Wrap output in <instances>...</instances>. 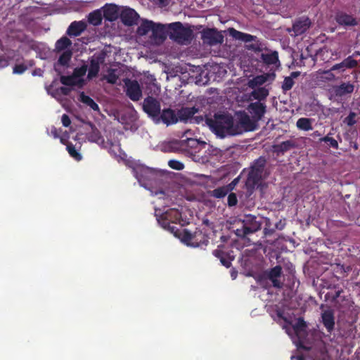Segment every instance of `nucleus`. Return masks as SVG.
Instances as JSON below:
<instances>
[{"instance_id":"c9c22d12","label":"nucleus","mask_w":360,"mask_h":360,"mask_svg":"<svg viewBox=\"0 0 360 360\" xmlns=\"http://www.w3.org/2000/svg\"><path fill=\"white\" fill-rule=\"evenodd\" d=\"M231 191V188H229V186H221L218 187L212 191L209 192L210 196L216 198H222L225 197L228 193Z\"/></svg>"},{"instance_id":"6e6552de","label":"nucleus","mask_w":360,"mask_h":360,"mask_svg":"<svg viewBox=\"0 0 360 360\" xmlns=\"http://www.w3.org/2000/svg\"><path fill=\"white\" fill-rule=\"evenodd\" d=\"M199 108L195 107H183L177 111L178 122L199 124L203 121L202 115H195Z\"/></svg>"},{"instance_id":"603ef678","label":"nucleus","mask_w":360,"mask_h":360,"mask_svg":"<svg viewBox=\"0 0 360 360\" xmlns=\"http://www.w3.org/2000/svg\"><path fill=\"white\" fill-rule=\"evenodd\" d=\"M27 67L24 64H18L13 67V74L20 75L22 74L26 70Z\"/></svg>"},{"instance_id":"7ed1b4c3","label":"nucleus","mask_w":360,"mask_h":360,"mask_svg":"<svg viewBox=\"0 0 360 360\" xmlns=\"http://www.w3.org/2000/svg\"><path fill=\"white\" fill-rule=\"evenodd\" d=\"M167 34L169 38L180 44H187L193 38V30L186 27L181 22H175L167 25Z\"/></svg>"},{"instance_id":"f8f14e48","label":"nucleus","mask_w":360,"mask_h":360,"mask_svg":"<svg viewBox=\"0 0 360 360\" xmlns=\"http://www.w3.org/2000/svg\"><path fill=\"white\" fill-rule=\"evenodd\" d=\"M143 109L148 116L157 118L160 114V103L152 96H148L143 101Z\"/></svg>"},{"instance_id":"09e8293b","label":"nucleus","mask_w":360,"mask_h":360,"mask_svg":"<svg viewBox=\"0 0 360 360\" xmlns=\"http://www.w3.org/2000/svg\"><path fill=\"white\" fill-rule=\"evenodd\" d=\"M356 116V112H350L348 116L345 118L344 122L347 124L349 127L353 126L356 122V121L355 120Z\"/></svg>"},{"instance_id":"dca6fc26","label":"nucleus","mask_w":360,"mask_h":360,"mask_svg":"<svg viewBox=\"0 0 360 360\" xmlns=\"http://www.w3.org/2000/svg\"><path fill=\"white\" fill-rule=\"evenodd\" d=\"M120 18L124 25L132 26L136 24L139 15L133 8H125L120 13Z\"/></svg>"},{"instance_id":"2f4dec72","label":"nucleus","mask_w":360,"mask_h":360,"mask_svg":"<svg viewBox=\"0 0 360 360\" xmlns=\"http://www.w3.org/2000/svg\"><path fill=\"white\" fill-rule=\"evenodd\" d=\"M261 60L267 65H275L279 62L278 53L276 51H272L270 53H262Z\"/></svg>"},{"instance_id":"f3484780","label":"nucleus","mask_w":360,"mask_h":360,"mask_svg":"<svg viewBox=\"0 0 360 360\" xmlns=\"http://www.w3.org/2000/svg\"><path fill=\"white\" fill-rule=\"evenodd\" d=\"M157 118L161 120V122L167 126L174 124L178 122L177 112L169 108H164L160 111V114Z\"/></svg>"},{"instance_id":"aec40b11","label":"nucleus","mask_w":360,"mask_h":360,"mask_svg":"<svg viewBox=\"0 0 360 360\" xmlns=\"http://www.w3.org/2000/svg\"><path fill=\"white\" fill-rule=\"evenodd\" d=\"M311 20L307 17H302L295 21L292 30L296 36L304 33L311 26Z\"/></svg>"},{"instance_id":"5701e85b","label":"nucleus","mask_w":360,"mask_h":360,"mask_svg":"<svg viewBox=\"0 0 360 360\" xmlns=\"http://www.w3.org/2000/svg\"><path fill=\"white\" fill-rule=\"evenodd\" d=\"M335 20L340 25L343 26H355L358 24L355 18L344 12L337 13Z\"/></svg>"},{"instance_id":"c85d7f7f","label":"nucleus","mask_w":360,"mask_h":360,"mask_svg":"<svg viewBox=\"0 0 360 360\" xmlns=\"http://www.w3.org/2000/svg\"><path fill=\"white\" fill-rule=\"evenodd\" d=\"M252 89L253 91L251 92L250 96L252 97L253 99L257 100L256 102L264 101L269 94V89L266 87H257Z\"/></svg>"},{"instance_id":"8fccbe9b","label":"nucleus","mask_w":360,"mask_h":360,"mask_svg":"<svg viewBox=\"0 0 360 360\" xmlns=\"http://www.w3.org/2000/svg\"><path fill=\"white\" fill-rule=\"evenodd\" d=\"M238 203V198L236 194L234 193H229L227 198V204L229 207H233Z\"/></svg>"},{"instance_id":"2eb2a0df","label":"nucleus","mask_w":360,"mask_h":360,"mask_svg":"<svg viewBox=\"0 0 360 360\" xmlns=\"http://www.w3.org/2000/svg\"><path fill=\"white\" fill-rule=\"evenodd\" d=\"M105 54L101 53L98 55H94L90 60L89 68L88 78L92 79L96 77L100 70V65L103 64L105 61Z\"/></svg>"},{"instance_id":"052dcab7","label":"nucleus","mask_w":360,"mask_h":360,"mask_svg":"<svg viewBox=\"0 0 360 360\" xmlns=\"http://www.w3.org/2000/svg\"><path fill=\"white\" fill-rule=\"evenodd\" d=\"M58 91H60V93L61 94H63L64 96H68V95H69L71 89L67 86H61L58 89Z\"/></svg>"},{"instance_id":"f257e3e1","label":"nucleus","mask_w":360,"mask_h":360,"mask_svg":"<svg viewBox=\"0 0 360 360\" xmlns=\"http://www.w3.org/2000/svg\"><path fill=\"white\" fill-rule=\"evenodd\" d=\"M206 122L212 131L221 138L227 135L241 134V131L234 124L233 117L229 114L216 113L213 118L207 119Z\"/></svg>"},{"instance_id":"49530a36","label":"nucleus","mask_w":360,"mask_h":360,"mask_svg":"<svg viewBox=\"0 0 360 360\" xmlns=\"http://www.w3.org/2000/svg\"><path fill=\"white\" fill-rule=\"evenodd\" d=\"M87 71V65H83L79 68H76L74 69L72 75L73 77H75L77 79V78L82 77L84 75H85L86 72Z\"/></svg>"},{"instance_id":"680f3d73","label":"nucleus","mask_w":360,"mask_h":360,"mask_svg":"<svg viewBox=\"0 0 360 360\" xmlns=\"http://www.w3.org/2000/svg\"><path fill=\"white\" fill-rule=\"evenodd\" d=\"M285 226V224L284 222H283L281 220H280L279 221L276 223L274 229H278V230H283L284 229Z\"/></svg>"},{"instance_id":"e2e57ef3","label":"nucleus","mask_w":360,"mask_h":360,"mask_svg":"<svg viewBox=\"0 0 360 360\" xmlns=\"http://www.w3.org/2000/svg\"><path fill=\"white\" fill-rule=\"evenodd\" d=\"M238 181H239V178L237 177L236 179H234L229 185H227L226 186H229V188H231V191L235 188V186H236V184L238 183Z\"/></svg>"},{"instance_id":"ddd939ff","label":"nucleus","mask_w":360,"mask_h":360,"mask_svg":"<svg viewBox=\"0 0 360 360\" xmlns=\"http://www.w3.org/2000/svg\"><path fill=\"white\" fill-rule=\"evenodd\" d=\"M127 96L133 101H138L142 97V90L136 80L127 79L124 81Z\"/></svg>"},{"instance_id":"473e14b6","label":"nucleus","mask_w":360,"mask_h":360,"mask_svg":"<svg viewBox=\"0 0 360 360\" xmlns=\"http://www.w3.org/2000/svg\"><path fill=\"white\" fill-rule=\"evenodd\" d=\"M60 81L61 84L68 86H82L84 80L82 79H79L77 81L73 75L69 76L62 75L60 77Z\"/></svg>"},{"instance_id":"4c0bfd02","label":"nucleus","mask_w":360,"mask_h":360,"mask_svg":"<svg viewBox=\"0 0 360 360\" xmlns=\"http://www.w3.org/2000/svg\"><path fill=\"white\" fill-rule=\"evenodd\" d=\"M307 323L302 318H299L293 326V330L297 336L306 334Z\"/></svg>"},{"instance_id":"13d9d810","label":"nucleus","mask_w":360,"mask_h":360,"mask_svg":"<svg viewBox=\"0 0 360 360\" xmlns=\"http://www.w3.org/2000/svg\"><path fill=\"white\" fill-rule=\"evenodd\" d=\"M8 65V60L4 55H0V69Z\"/></svg>"},{"instance_id":"3c124183","label":"nucleus","mask_w":360,"mask_h":360,"mask_svg":"<svg viewBox=\"0 0 360 360\" xmlns=\"http://www.w3.org/2000/svg\"><path fill=\"white\" fill-rule=\"evenodd\" d=\"M162 226L165 228H167L172 233H174V235L177 236V232L179 231V229L175 226H174L172 222L162 221Z\"/></svg>"},{"instance_id":"338daca9","label":"nucleus","mask_w":360,"mask_h":360,"mask_svg":"<svg viewBox=\"0 0 360 360\" xmlns=\"http://www.w3.org/2000/svg\"><path fill=\"white\" fill-rule=\"evenodd\" d=\"M117 77L115 75H112L108 79V82L110 84H115L116 82Z\"/></svg>"},{"instance_id":"864d4df0","label":"nucleus","mask_w":360,"mask_h":360,"mask_svg":"<svg viewBox=\"0 0 360 360\" xmlns=\"http://www.w3.org/2000/svg\"><path fill=\"white\" fill-rule=\"evenodd\" d=\"M330 68H331V70L338 71L339 73H342L346 70V68H345L342 61L339 63H336V64L333 65Z\"/></svg>"},{"instance_id":"f03ea898","label":"nucleus","mask_w":360,"mask_h":360,"mask_svg":"<svg viewBox=\"0 0 360 360\" xmlns=\"http://www.w3.org/2000/svg\"><path fill=\"white\" fill-rule=\"evenodd\" d=\"M266 165V159L264 156H260L252 162L245 184L249 196L260 184Z\"/></svg>"},{"instance_id":"412c9836","label":"nucleus","mask_w":360,"mask_h":360,"mask_svg":"<svg viewBox=\"0 0 360 360\" xmlns=\"http://www.w3.org/2000/svg\"><path fill=\"white\" fill-rule=\"evenodd\" d=\"M87 27V24L85 21H73L69 25L66 34L70 37L79 36Z\"/></svg>"},{"instance_id":"4d7b16f0","label":"nucleus","mask_w":360,"mask_h":360,"mask_svg":"<svg viewBox=\"0 0 360 360\" xmlns=\"http://www.w3.org/2000/svg\"><path fill=\"white\" fill-rule=\"evenodd\" d=\"M62 124L64 127H68L71 124V120L69 116L66 114H63L61 118Z\"/></svg>"},{"instance_id":"79ce46f5","label":"nucleus","mask_w":360,"mask_h":360,"mask_svg":"<svg viewBox=\"0 0 360 360\" xmlns=\"http://www.w3.org/2000/svg\"><path fill=\"white\" fill-rule=\"evenodd\" d=\"M344 65L347 69H354L358 67V60L353 58V56H349L342 60Z\"/></svg>"},{"instance_id":"20e7f679","label":"nucleus","mask_w":360,"mask_h":360,"mask_svg":"<svg viewBox=\"0 0 360 360\" xmlns=\"http://www.w3.org/2000/svg\"><path fill=\"white\" fill-rule=\"evenodd\" d=\"M181 240L188 246L198 248L207 245L209 238L200 230H196L194 233H191L188 230L184 229Z\"/></svg>"},{"instance_id":"7c9ffc66","label":"nucleus","mask_w":360,"mask_h":360,"mask_svg":"<svg viewBox=\"0 0 360 360\" xmlns=\"http://www.w3.org/2000/svg\"><path fill=\"white\" fill-rule=\"evenodd\" d=\"M295 147V143L293 141L288 140L281 142L280 144L274 146V151L278 154H284L285 152L290 150Z\"/></svg>"},{"instance_id":"bf43d9fd","label":"nucleus","mask_w":360,"mask_h":360,"mask_svg":"<svg viewBox=\"0 0 360 360\" xmlns=\"http://www.w3.org/2000/svg\"><path fill=\"white\" fill-rule=\"evenodd\" d=\"M212 254L217 258L219 259V260L221 259V257H223L224 256H225L226 255L224 251H222L221 250H219V249L214 250L213 251Z\"/></svg>"},{"instance_id":"9d476101","label":"nucleus","mask_w":360,"mask_h":360,"mask_svg":"<svg viewBox=\"0 0 360 360\" xmlns=\"http://www.w3.org/2000/svg\"><path fill=\"white\" fill-rule=\"evenodd\" d=\"M282 273L281 266L276 265L270 269L266 270L261 276V280H269L271 282L274 288H281L283 287V283L281 281L280 278Z\"/></svg>"},{"instance_id":"37998d69","label":"nucleus","mask_w":360,"mask_h":360,"mask_svg":"<svg viewBox=\"0 0 360 360\" xmlns=\"http://www.w3.org/2000/svg\"><path fill=\"white\" fill-rule=\"evenodd\" d=\"M331 134H332L331 133H329L326 136L321 138L319 139V142L328 143L330 147L335 148V149H338V143L335 139L330 136V135H331Z\"/></svg>"},{"instance_id":"a18cd8bd","label":"nucleus","mask_w":360,"mask_h":360,"mask_svg":"<svg viewBox=\"0 0 360 360\" xmlns=\"http://www.w3.org/2000/svg\"><path fill=\"white\" fill-rule=\"evenodd\" d=\"M145 91L148 96L149 94L158 95L160 89L155 83L150 82L147 84Z\"/></svg>"},{"instance_id":"6e6d98bb","label":"nucleus","mask_w":360,"mask_h":360,"mask_svg":"<svg viewBox=\"0 0 360 360\" xmlns=\"http://www.w3.org/2000/svg\"><path fill=\"white\" fill-rule=\"evenodd\" d=\"M233 259H231L229 257L226 255L223 257L221 258L220 262L223 266H224L226 268H229L231 266V260Z\"/></svg>"},{"instance_id":"5fc2aeb1","label":"nucleus","mask_w":360,"mask_h":360,"mask_svg":"<svg viewBox=\"0 0 360 360\" xmlns=\"http://www.w3.org/2000/svg\"><path fill=\"white\" fill-rule=\"evenodd\" d=\"M275 231V229L270 228V220L269 219H266L265 228L264 229V233L266 236H271Z\"/></svg>"},{"instance_id":"a211bd4d","label":"nucleus","mask_w":360,"mask_h":360,"mask_svg":"<svg viewBox=\"0 0 360 360\" xmlns=\"http://www.w3.org/2000/svg\"><path fill=\"white\" fill-rule=\"evenodd\" d=\"M275 77L276 75L274 72L264 73L262 75H257L250 79L248 84L250 89H255L257 87H260V86L266 83L267 81H274Z\"/></svg>"},{"instance_id":"774afa93","label":"nucleus","mask_w":360,"mask_h":360,"mask_svg":"<svg viewBox=\"0 0 360 360\" xmlns=\"http://www.w3.org/2000/svg\"><path fill=\"white\" fill-rule=\"evenodd\" d=\"M341 269H342V271L344 272H349L352 270V268L350 266H345V265H342L341 266Z\"/></svg>"},{"instance_id":"1a4fd4ad","label":"nucleus","mask_w":360,"mask_h":360,"mask_svg":"<svg viewBox=\"0 0 360 360\" xmlns=\"http://www.w3.org/2000/svg\"><path fill=\"white\" fill-rule=\"evenodd\" d=\"M201 38L209 46L221 44L224 41V35L216 28H205L201 32Z\"/></svg>"},{"instance_id":"39448f33","label":"nucleus","mask_w":360,"mask_h":360,"mask_svg":"<svg viewBox=\"0 0 360 360\" xmlns=\"http://www.w3.org/2000/svg\"><path fill=\"white\" fill-rule=\"evenodd\" d=\"M354 84L350 82H341L340 84L333 85L329 90V99L338 101L349 97L354 92Z\"/></svg>"},{"instance_id":"58836bf2","label":"nucleus","mask_w":360,"mask_h":360,"mask_svg":"<svg viewBox=\"0 0 360 360\" xmlns=\"http://www.w3.org/2000/svg\"><path fill=\"white\" fill-rule=\"evenodd\" d=\"M296 125L298 129L304 131L312 129L311 120L309 118L301 117L298 119Z\"/></svg>"},{"instance_id":"4be33fe9","label":"nucleus","mask_w":360,"mask_h":360,"mask_svg":"<svg viewBox=\"0 0 360 360\" xmlns=\"http://www.w3.org/2000/svg\"><path fill=\"white\" fill-rule=\"evenodd\" d=\"M322 323L326 330L331 333L335 328L334 312L331 309L325 310L321 314Z\"/></svg>"},{"instance_id":"0eeeda50","label":"nucleus","mask_w":360,"mask_h":360,"mask_svg":"<svg viewBox=\"0 0 360 360\" xmlns=\"http://www.w3.org/2000/svg\"><path fill=\"white\" fill-rule=\"evenodd\" d=\"M257 217L252 214H245L241 219L243 229H237L236 234L239 236H246L250 233L257 232L261 229L262 221L257 219Z\"/></svg>"},{"instance_id":"ea45409f","label":"nucleus","mask_w":360,"mask_h":360,"mask_svg":"<svg viewBox=\"0 0 360 360\" xmlns=\"http://www.w3.org/2000/svg\"><path fill=\"white\" fill-rule=\"evenodd\" d=\"M72 56V51L70 49L65 50L59 56L58 63L63 66L68 65Z\"/></svg>"},{"instance_id":"cd10ccee","label":"nucleus","mask_w":360,"mask_h":360,"mask_svg":"<svg viewBox=\"0 0 360 360\" xmlns=\"http://www.w3.org/2000/svg\"><path fill=\"white\" fill-rule=\"evenodd\" d=\"M202 143V142L196 139L190 138L185 140H181L177 142L176 143L179 146L180 148H181L184 150H186L188 148L195 150L199 148L200 145Z\"/></svg>"},{"instance_id":"c756f323","label":"nucleus","mask_w":360,"mask_h":360,"mask_svg":"<svg viewBox=\"0 0 360 360\" xmlns=\"http://www.w3.org/2000/svg\"><path fill=\"white\" fill-rule=\"evenodd\" d=\"M103 18L102 11L100 9L91 12L87 17L89 23L94 26L100 25L102 23Z\"/></svg>"},{"instance_id":"c03bdc74","label":"nucleus","mask_w":360,"mask_h":360,"mask_svg":"<svg viewBox=\"0 0 360 360\" xmlns=\"http://www.w3.org/2000/svg\"><path fill=\"white\" fill-rule=\"evenodd\" d=\"M295 81L292 79V77H285L282 83L281 89L283 93H286L290 91L294 86Z\"/></svg>"},{"instance_id":"f704fd0d","label":"nucleus","mask_w":360,"mask_h":360,"mask_svg":"<svg viewBox=\"0 0 360 360\" xmlns=\"http://www.w3.org/2000/svg\"><path fill=\"white\" fill-rule=\"evenodd\" d=\"M71 45L72 41L69 38L62 37L56 42L55 50L56 52L65 51V50L70 49L69 48Z\"/></svg>"},{"instance_id":"423d86ee","label":"nucleus","mask_w":360,"mask_h":360,"mask_svg":"<svg viewBox=\"0 0 360 360\" xmlns=\"http://www.w3.org/2000/svg\"><path fill=\"white\" fill-rule=\"evenodd\" d=\"M228 31L230 36L237 40L244 42L253 41L252 44L248 46V49L249 50H252L255 53L262 51V44L259 40H257V37L256 36L238 31L233 27L229 28Z\"/></svg>"},{"instance_id":"bb28decb","label":"nucleus","mask_w":360,"mask_h":360,"mask_svg":"<svg viewBox=\"0 0 360 360\" xmlns=\"http://www.w3.org/2000/svg\"><path fill=\"white\" fill-rule=\"evenodd\" d=\"M153 26H154V22L152 20L146 19L142 20L140 25L136 30V33L139 36H145L149 32H151Z\"/></svg>"},{"instance_id":"72a5a7b5","label":"nucleus","mask_w":360,"mask_h":360,"mask_svg":"<svg viewBox=\"0 0 360 360\" xmlns=\"http://www.w3.org/2000/svg\"><path fill=\"white\" fill-rule=\"evenodd\" d=\"M316 79L321 82H331L335 79L331 68L328 70H319L316 72Z\"/></svg>"},{"instance_id":"9b49d317","label":"nucleus","mask_w":360,"mask_h":360,"mask_svg":"<svg viewBox=\"0 0 360 360\" xmlns=\"http://www.w3.org/2000/svg\"><path fill=\"white\" fill-rule=\"evenodd\" d=\"M257 122L252 117L245 112H242L238 116V124L235 126L238 127L242 134L244 131H252L257 129Z\"/></svg>"},{"instance_id":"de8ad7c7","label":"nucleus","mask_w":360,"mask_h":360,"mask_svg":"<svg viewBox=\"0 0 360 360\" xmlns=\"http://www.w3.org/2000/svg\"><path fill=\"white\" fill-rule=\"evenodd\" d=\"M168 165L172 169L176 170H182L184 168V165L181 162L176 160H170L168 162Z\"/></svg>"},{"instance_id":"393cba45","label":"nucleus","mask_w":360,"mask_h":360,"mask_svg":"<svg viewBox=\"0 0 360 360\" xmlns=\"http://www.w3.org/2000/svg\"><path fill=\"white\" fill-rule=\"evenodd\" d=\"M162 221H169L172 224L180 223L181 213L176 209H170L166 211L162 216Z\"/></svg>"},{"instance_id":"b1692460","label":"nucleus","mask_w":360,"mask_h":360,"mask_svg":"<svg viewBox=\"0 0 360 360\" xmlns=\"http://www.w3.org/2000/svg\"><path fill=\"white\" fill-rule=\"evenodd\" d=\"M167 37L166 28L164 25L154 22L151 30V37L155 40L163 41Z\"/></svg>"},{"instance_id":"69168bd1","label":"nucleus","mask_w":360,"mask_h":360,"mask_svg":"<svg viewBox=\"0 0 360 360\" xmlns=\"http://www.w3.org/2000/svg\"><path fill=\"white\" fill-rule=\"evenodd\" d=\"M300 75V72L299 71L292 72L289 77H292V79H293L294 78H297V77H299Z\"/></svg>"},{"instance_id":"0e129e2a","label":"nucleus","mask_w":360,"mask_h":360,"mask_svg":"<svg viewBox=\"0 0 360 360\" xmlns=\"http://www.w3.org/2000/svg\"><path fill=\"white\" fill-rule=\"evenodd\" d=\"M290 359L291 360H304L302 355H292Z\"/></svg>"},{"instance_id":"6ab92c4d","label":"nucleus","mask_w":360,"mask_h":360,"mask_svg":"<svg viewBox=\"0 0 360 360\" xmlns=\"http://www.w3.org/2000/svg\"><path fill=\"white\" fill-rule=\"evenodd\" d=\"M102 10L103 17L105 20L112 22L120 17L119 8L115 4H105Z\"/></svg>"},{"instance_id":"4468645a","label":"nucleus","mask_w":360,"mask_h":360,"mask_svg":"<svg viewBox=\"0 0 360 360\" xmlns=\"http://www.w3.org/2000/svg\"><path fill=\"white\" fill-rule=\"evenodd\" d=\"M247 110L251 117L259 122L266 112V105L262 102H252L248 105Z\"/></svg>"},{"instance_id":"e433bc0d","label":"nucleus","mask_w":360,"mask_h":360,"mask_svg":"<svg viewBox=\"0 0 360 360\" xmlns=\"http://www.w3.org/2000/svg\"><path fill=\"white\" fill-rule=\"evenodd\" d=\"M79 101L89 106L92 110L95 111L99 110L98 105L90 96L86 95L84 92H81L79 94Z\"/></svg>"},{"instance_id":"a878e982","label":"nucleus","mask_w":360,"mask_h":360,"mask_svg":"<svg viewBox=\"0 0 360 360\" xmlns=\"http://www.w3.org/2000/svg\"><path fill=\"white\" fill-rule=\"evenodd\" d=\"M86 137L90 142L96 143L97 144H102L104 143L103 137L102 136L100 131L93 125L91 126V131L86 133Z\"/></svg>"},{"instance_id":"a19ab883","label":"nucleus","mask_w":360,"mask_h":360,"mask_svg":"<svg viewBox=\"0 0 360 360\" xmlns=\"http://www.w3.org/2000/svg\"><path fill=\"white\" fill-rule=\"evenodd\" d=\"M66 149L69 155L77 161L82 160V155L75 148V146L70 142L66 143Z\"/></svg>"}]
</instances>
